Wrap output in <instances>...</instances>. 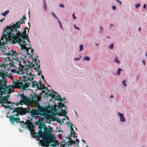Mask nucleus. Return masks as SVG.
Instances as JSON below:
<instances>
[{"label":"nucleus","instance_id":"26","mask_svg":"<svg viewBox=\"0 0 147 147\" xmlns=\"http://www.w3.org/2000/svg\"><path fill=\"white\" fill-rule=\"evenodd\" d=\"M25 39H26L27 40V41L28 42V43L27 44L26 42V44L25 46L27 45V46H31V45H30V41H29V38L28 36V35L27 36H24Z\"/></svg>","mask_w":147,"mask_h":147},{"label":"nucleus","instance_id":"24","mask_svg":"<svg viewBox=\"0 0 147 147\" xmlns=\"http://www.w3.org/2000/svg\"><path fill=\"white\" fill-rule=\"evenodd\" d=\"M61 115L63 116L64 117H65V118H66L67 119H69L68 117L67 116H66V110H63L62 109V111L61 113Z\"/></svg>","mask_w":147,"mask_h":147},{"label":"nucleus","instance_id":"35","mask_svg":"<svg viewBox=\"0 0 147 147\" xmlns=\"http://www.w3.org/2000/svg\"><path fill=\"white\" fill-rule=\"evenodd\" d=\"M83 46L82 45H81L80 46V51H82L83 50Z\"/></svg>","mask_w":147,"mask_h":147},{"label":"nucleus","instance_id":"40","mask_svg":"<svg viewBox=\"0 0 147 147\" xmlns=\"http://www.w3.org/2000/svg\"><path fill=\"white\" fill-rule=\"evenodd\" d=\"M26 47L27 48H28V49L29 50V49H31V53H32V54H33V52H34V50L33 49H32L30 47L29 48H28V47Z\"/></svg>","mask_w":147,"mask_h":147},{"label":"nucleus","instance_id":"53","mask_svg":"<svg viewBox=\"0 0 147 147\" xmlns=\"http://www.w3.org/2000/svg\"><path fill=\"white\" fill-rule=\"evenodd\" d=\"M76 142H77L78 143H79V140L78 139H76Z\"/></svg>","mask_w":147,"mask_h":147},{"label":"nucleus","instance_id":"11","mask_svg":"<svg viewBox=\"0 0 147 147\" xmlns=\"http://www.w3.org/2000/svg\"><path fill=\"white\" fill-rule=\"evenodd\" d=\"M53 93L51 92L49 94V96H51L53 98H54L55 100L60 101L61 102L63 101V99L61 98L60 95L59 94L55 91H53ZM49 92L50 91H49L48 92H47L46 94H48V93H49Z\"/></svg>","mask_w":147,"mask_h":147},{"label":"nucleus","instance_id":"50","mask_svg":"<svg viewBox=\"0 0 147 147\" xmlns=\"http://www.w3.org/2000/svg\"><path fill=\"white\" fill-rule=\"evenodd\" d=\"M44 9L45 11H46L47 10V7L46 6H44Z\"/></svg>","mask_w":147,"mask_h":147},{"label":"nucleus","instance_id":"15","mask_svg":"<svg viewBox=\"0 0 147 147\" xmlns=\"http://www.w3.org/2000/svg\"><path fill=\"white\" fill-rule=\"evenodd\" d=\"M1 96H0V104H3V102L5 101V104L9 105V102L8 100V98H9V96L8 95L3 97L2 96V95Z\"/></svg>","mask_w":147,"mask_h":147},{"label":"nucleus","instance_id":"36","mask_svg":"<svg viewBox=\"0 0 147 147\" xmlns=\"http://www.w3.org/2000/svg\"><path fill=\"white\" fill-rule=\"evenodd\" d=\"M20 96L22 97V98H24L26 97V96L23 94H20Z\"/></svg>","mask_w":147,"mask_h":147},{"label":"nucleus","instance_id":"34","mask_svg":"<svg viewBox=\"0 0 147 147\" xmlns=\"http://www.w3.org/2000/svg\"><path fill=\"white\" fill-rule=\"evenodd\" d=\"M74 146L75 147H79V145L78 146V144L76 143L75 141H74Z\"/></svg>","mask_w":147,"mask_h":147},{"label":"nucleus","instance_id":"57","mask_svg":"<svg viewBox=\"0 0 147 147\" xmlns=\"http://www.w3.org/2000/svg\"><path fill=\"white\" fill-rule=\"evenodd\" d=\"M74 27H75V28L76 29H78V30H79V28H78V27H76V25H74Z\"/></svg>","mask_w":147,"mask_h":147},{"label":"nucleus","instance_id":"20","mask_svg":"<svg viewBox=\"0 0 147 147\" xmlns=\"http://www.w3.org/2000/svg\"><path fill=\"white\" fill-rule=\"evenodd\" d=\"M13 111L16 113V114H15V115L18 116L20 114L21 108L19 107L15 108L13 110Z\"/></svg>","mask_w":147,"mask_h":147},{"label":"nucleus","instance_id":"63","mask_svg":"<svg viewBox=\"0 0 147 147\" xmlns=\"http://www.w3.org/2000/svg\"><path fill=\"white\" fill-rule=\"evenodd\" d=\"M139 77V75H138L137 76V79H138Z\"/></svg>","mask_w":147,"mask_h":147},{"label":"nucleus","instance_id":"7","mask_svg":"<svg viewBox=\"0 0 147 147\" xmlns=\"http://www.w3.org/2000/svg\"><path fill=\"white\" fill-rule=\"evenodd\" d=\"M5 59L4 61L3 62L4 64H3L2 67L3 70H1V71H0V80L3 82H4L3 84L5 86H7L6 83L7 82V80L5 79V77L7 76V73L5 72V70H9L12 67V66H15L13 65L14 64H13L12 62L9 63L8 64H6L5 63L7 61Z\"/></svg>","mask_w":147,"mask_h":147},{"label":"nucleus","instance_id":"45","mask_svg":"<svg viewBox=\"0 0 147 147\" xmlns=\"http://www.w3.org/2000/svg\"><path fill=\"white\" fill-rule=\"evenodd\" d=\"M41 88H42V89H45V84H44V85L42 84V86H41Z\"/></svg>","mask_w":147,"mask_h":147},{"label":"nucleus","instance_id":"44","mask_svg":"<svg viewBox=\"0 0 147 147\" xmlns=\"http://www.w3.org/2000/svg\"><path fill=\"white\" fill-rule=\"evenodd\" d=\"M70 137H69V136L67 138H66L67 139H68L67 141H71V140H72L71 138Z\"/></svg>","mask_w":147,"mask_h":147},{"label":"nucleus","instance_id":"60","mask_svg":"<svg viewBox=\"0 0 147 147\" xmlns=\"http://www.w3.org/2000/svg\"><path fill=\"white\" fill-rule=\"evenodd\" d=\"M142 62L143 63L144 65H145V62L144 60Z\"/></svg>","mask_w":147,"mask_h":147},{"label":"nucleus","instance_id":"43","mask_svg":"<svg viewBox=\"0 0 147 147\" xmlns=\"http://www.w3.org/2000/svg\"><path fill=\"white\" fill-rule=\"evenodd\" d=\"M58 22L59 23V24H60V27L61 28V29H62V26L61 22H60V21H59V20H58Z\"/></svg>","mask_w":147,"mask_h":147},{"label":"nucleus","instance_id":"22","mask_svg":"<svg viewBox=\"0 0 147 147\" xmlns=\"http://www.w3.org/2000/svg\"><path fill=\"white\" fill-rule=\"evenodd\" d=\"M70 128L71 129V131L70 132V134L69 135V137H71L74 136V137H75V131L73 127L70 126Z\"/></svg>","mask_w":147,"mask_h":147},{"label":"nucleus","instance_id":"6","mask_svg":"<svg viewBox=\"0 0 147 147\" xmlns=\"http://www.w3.org/2000/svg\"><path fill=\"white\" fill-rule=\"evenodd\" d=\"M26 62L25 61V63L24 64L22 65V67L21 66H19L18 69L16 68L17 70H14V72L18 75H26L27 76H30L31 78L32 77H33V75H32V74L31 72L32 70L31 68L29 67H33L32 65H31L34 64L32 63V62L31 64H30L29 67L27 66L26 67H25V69H24V66L26 65Z\"/></svg>","mask_w":147,"mask_h":147},{"label":"nucleus","instance_id":"37","mask_svg":"<svg viewBox=\"0 0 147 147\" xmlns=\"http://www.w3.org/2000/svg\"><path fill=\"white\" fill-rule=\"evenodd\" d=\"M65 106V105L64 103L62 104V103H61L60 105V106L61 108H63L64 107V106Z\"/></svg>","mask_w":147,"mask_h":147},{"label":"nucleus","instance_id":"16","mask_svg":"<svg viewBox=\"0 0 147 147\" xmlns=\"http://www.w3.org/2000/svg\"><path fill=\"white\" fill-rule=\"evenodd\" d=\"M30 109L28 107V109H27L26 108H24L22 107H21V111L20 115H23L26 114L30 112Z\"/></svg>","mask_w":147,"mask_h":147},{"label":"nucleus","instance_id":"38","mask_svg":"<svg viewBox=\"0 0 147 147\" xmlns=\"http://www.w3.org/2000/svg\"><path fill=\"white\" fill-rule=\"evenodd\" d=\"M3 64H0V71H1V70H3L2 67Z\"/></svg>","mask_w":147,"mask_h":147},{"label":"nucleus","instance_id":"12","mask_svg":"<svg viewBox=\"0 0 147 147\" xmlns=\"http://www.w3.org/2000/svg\"><path fill=\"white\" fill-rule=\"evenodd\" d=\"M20 77V81L19 80H14L13 81V84H14V82H15L16 81H19V82H21L22 83L21 81H23L24 82H25L28 81H29V82H32V80H33L34 78L33 77H32V78H31V77H30V78H28V77H26L25 76H24V75H21Z\"/></svg>","mask_w":147,"mask_h":147},{"label":"nucleus","instance_id":"4","mask_svg":"<svg viewBox=\"0 0 147 147\" xmlns=\"http://www.w3.org/2000/svg\"><path fill=\"white\" fill-rule=\"evenodd\" d=\"M22 49L21 47V49L20 51V54H18L17 52L12 50L10 55H9L8 57H6L7 59L6 61L8 59V61L9 60L12 61L13 64H16L19 66L22 67V65L24 64L25 63V60L24 58H26V55L25 54H27L28 55V53L25 52L26 50L25 49H23L22 53H21L20 51Z\"/></svg>","mask_w":147,"mask_h":147},{"label":"nucleus","instance_id":"23","mask_svg":"<svg viewBox=\"0 0 147 147\" xmlns=\"http://www.w3.org/2000/svg\"><path fill=\"white\" fill-rule=\"evenodd\" d=\"M25 125H26V128H30V126H33L32 123L30 121L25 122Z\"/></svg>","mask_w":147,"mask_h":147},{"label":"nucleus","instance_id":"8","mask_svg":"<svg viewBox=\"0 0 147 147\" xmlns=\"http://www.w3.org/2000/svg\"><path fill=\"white\" fill-rule=\"evenodd\" d=\"M52 136L51 137L53 139L52 141L51 142H49L48 143V144L45 145L44 143L42 140H40L39 141V143L42 146L45 147H49V146L53 147H56L59 145V142L55 140L54 135H53V136Z\"/></svg>","mask_w":147,"mask_h":147},{"label":"nucleus","instance_id":"52","mask_svg":"<svg viewBox=\"0 0 147 147\" xmlns=\"http://www.w3.org/2000/svg\"><path fill=\"white\" fill-rule=\"evenodd\" d=\"M72 16H73V18L74 19H76V17L75 16V14H72Z\"/></svg>","mask_w":147,"mask_h":147},{"label":"nucleus","instance_id":"61","mask_svg":"<svg viewBox=\"0 0 147 147\" xmlns=\"http://www.w3.org/2000/svg\"><path fill=\"white\" fill-rule=\"evenodd\" d=\"M66 123H68L69 124H70V123L71 124V123L70 122H67Z\"/></svg>","mask_w":147,"mask_h":147},{"label":"nucleus","instance_id":"56","mask_svg":"<svg viewBox=\"0 0 147 147\" xmlns=\"http://www.w3.org/2000/svg\"><path fill=\"white\" fill-rule=\"evenodd\" d=\"M112 8H113V9L114 10L115 9H116V8L115 6H113L112 7Z\"/></svg>","mask_w":147,"mask_h":147},{"label":"nucleus","instance_id":"19","mask_svg":"<svg viewBox=\"0 0 147 147\" xmlns=\"http://www.w3.org/2000/svg\"><path fill=\"white\" fill-rule=\"evenodd\" d=\"M64 142H66V143L65 144V145L63 147H70V146L73 144L74 141L73 140H71V141H67L65 142L64 140H63Z\"/></svg>","mask_w":147,"mask_h":147},{"label":"nucleus","instance_id":"64","mask_svg":"<svg viewBox=\"0 0 147 147\" xmlns=\"http://www.w3.org/2000/svg\"><path fill=\"white\" fill-rule=\"evenodd\" d=\"M138 30L139 31H141V28H139V29H138Z\"/></svg>","mask_w":147,"mask_h":147},{"label":"nucleus","instance_id":"32","mask_svg":"<svg viewBox=\"0 0 147 147\" xmlns=\"http://www.w3.org/2000/svg\"><path fill=\"white\" fill-rule=\"evenodd\" d=\"M126 82V80H123L122 82V83L124 86L125 87L127 86V84L125 82Z\"/></svg>","mask_w":147,"mask_h":147},{"label":"nucleus","instance_id":"31","mask_svg":"<svg viewBox=\"0 0 147 147\" xmlns=\"http://www.w3.org/2000/svg\"><path fill=\"white\" fill-rule=\"evenodd\" d=\"M122 71V69L120 68H119L117 71V74L119 75L120 74V71Z\"/></svg>","mask_w":147,"mask_h":147},{"label":"nucleus","instance_id":"49","mask_svg":"<svg viewBox=\"0 0 147 147\" xmlns=\"http://www.w3.org/2000/svg\"><path fill=\"white\" fill-rule=\"evenodd\" d=\"M2 106L3 107H4L5 108H7V107L4 104H2Z\"/></svg>","mask_w":147,"mask_h":147},{"label":"nucleus","instance_id":"3","mask_svg":"<svg viewBox=\"0 0 147 147\" xmlns=\"http://www.w3.org/2000/svg\"><path fill=\"white\" fill-rule=\"evenodd\" d=\"M7 32L6 30L5 29L4 30L3 34V38H5V40H3L1 42V45L4 44L3 46H1V48H0V50H1L2 52L1 53L3 55H5L8 57L9 55L11 54V52L13 49L9 48L7 46H5V45H8L7 42H8L11 41L12 39H13V42L18 43L19 45H25L24 43L25 42L22 41L21 40H20L18 37V36L16 35V34H14L15 35L13 36V34L11 36H10L9 34ZM24 39V38H22V39Z\"/></svg>","mask_w":147,"mask_h":147},{"label":"nucleus","instance_id":"9","mask_svg":"<svg viewBox=\"0 0 147 147\" xmlns=\"http://www.w3.org/2000/svg\"><path fill=\"white\" fill-rule=\"evenodd\" d=\"M34 64H31L34 69L36 70V71H38V75L39 76H41L42 79L44 80L45 79L43 76L42 75V72L41 71H40L39 70L40 65L39 63H40L39 60L37 58H35L34 59Z\"/></svg>","mask_w":147,"mask_h":147},{"label":"nucleus","instance_id":"30","mask_svg":"<svg viewBox=\"0 0 147 147\" xmlns=\"http://www.w3.org/2000/svg\"><path fill=\"white\" fill-rule=\"evenodd\" d=\"M21 125L22 127H25V122L24 121H22L20 122Z\"/></svg>","mask_w":147,"mask_h":147},{"label":"nucleus","instance_id":"55","mask_svg":"<svg viewBox=\"0 0 147 147\" xmlns=\"http://www.w3.org/2000/svg\"><path fill=\"white\" fill-rule=\"evenodd\" d=\"M143 7L144 8L146 9V5L145 4H144V5H143Z\"/></svg>","mask_w":147,"mask_h":147},{"label":"nucleus","instance_id":"13","mask_svg":"<svg viewBox=\"0 0 147 147\" xmlns=\"http://www.w3.org/2000/svg\"><path fill=\"white\" fill-rule=\"evenodd\" d=\"M38 94H36L35 93H33V94H30L28 97L29 98H31L33 102L36 103H38Z\"/></svg>","mask_w":147,"mask_h":147},{"label":"nucleus","instance_id":"17","mask_svg":"<svg viewBox=\"0 0 147 147\" xmlns=\"http://www.w3.org/2000/svg\"><path fill=\"white\" fill-rule=\"evenodd\" d=\"M9 120L10 121L11 123H13L15 122V121L18 122L20 120L19 118H16L14 117V115H11L10 117Z\"/></svg>","mask_w":147,"mask_h":147},{"label":"nucleus","instance_id":"2","mask_svg":"<svg viewBox=\"0 0 147 147\" xmlns=\"http://www.w3.org/2000/svg\"><path fill=\"white\" fill-rule=\"evenodd\" d=\"M38 125L39 130L37 133L35 132L32 128L30 129L31 131V134L32 135V137L36 138V137H38L40 138H41L44 143L47 145L48 144L49 142L52 141L53 139L51 137L53 134L51 133L52 131V129L51 127L47 128L45 125L42 124L40 122L39 123Z\"/></svg>","mask_w":147,"mask_h":147},{"label":"nucleus","instance_id":"10","mask_svg":"<svg viewBox=\"0 0 147 147\" xmlns=\"http://www.w3.org/2000/svg\"><path fill=\"white\" fill-rule=\"evenodd\" d=\"M4 82H3L0 80V95L2 96L3 94L8 93V87L7 86L4 85L3 84Z\"/></svg>","mask_w":147,"mask_h":147},{"label":"nucleus","instance_id":"18","mask_svg":"<svg viewBox=\"0 0 147 147\" xmlns=\"http://www.w3.org/2000/svg\"><path fill=\"white\" fill-rule=\"evenodd\" d=\"M30 99L26 97L21 99V101L22 103L26 105H28L30 103Z\"/></svg>","mask_w":147,"mask_h":147},{"label":"nucleus","instance_id":"51","mask_svg":"<svg viewBox=\"0 0 147 147\" xmlns=\"http://www.w3.org/2000/svg\"><path fill=\"white\" fill-rule=\"evenodd\" d=\"M81 58V57H80V58H75L74 59V60H77V61H78V60H79Z\"/></svg>","mask_w":147,"mask_h":147},{"label":"nucleus","instance_id":"42","mask_svg":"<svg viewBox=\"0 0 147 147\" xmlns=\"http://www.w3.org/2000/svg\"><path fill=\"white\" fill-rule=\"evenodd\" d=\"M115 61L117 63H119V61L118 60V59L117 58L115 59Z\"/></svg>","mask_w":147,"mask_h":147},{"label":"nucleus","instance_id":"47","mask_svg":"<svg viewBox=\"0 0 147 147\" xmlns=\"http://www.w3.org/2000/svg\"><path fill=\"white\" fill-rule=\"evenodd\" d=\"M59 5L60 7H64V6L62 4H60Z\"/></svg>","mask_w":147,"mask_h":147},{"label":"nucleus","instance_id":"39","mask_svg":"<svg viewBox=\"0 0 147 147\" xmlns=\"http://www.w3.org/2000/svg\"><path fill=\"white\" fill-rule=\"evenodd\" d=\"M109 47L110 49H113L114 47V45L113 44H111V45H110Z\"/></svg>","mask_w":147,"mask_h":147},{"label":"nucleus","instance_id":"59","mask_svg":"<svg viewBox=\"0 0 147 147\" xmlns=\"http://www.w3.org/2000/svg\"><path fill=\"white\" fill-rule=\"evenodd\" d=\"M44 6H46V2H45V3H44Z\"/></svg>","mask_w":147,"mask_h":147},{"label":"nucleus","instance_id":"5","mask_svg":"<svg viewBox=\"0 0 147 147\" xmlns=\"http://www.w3.org/2000/svg\"><path fill=\"white\" fill-rule=\"evenodd\" d=\"M14 85L18 87L19 88H21L22 91L26 90L28 87L31 86L32 88H37L38 89L41 90L42 88H41L42 84L40 82L38 83L36 81H32L30 82L26 83L25 84L23 83L19 82V81H17L14 82Z\"/></svg>","mask_w":147,"mask_h":147},{"label":"nucleus","instance_id":"41","mask_svg":"<svg viewBox=\"0 0 147 147\" xmlns=\"http://www.w3.org/2000/svg\"><path fill=\"white\" fill-rule=\"evenodd\" d=\"M140 6V4L139 3V4H136L135 6V7H136V8H138Z\"/></svg>","mask_w":147,"mask_h":147},{"label":"nucleus","instance_id":"33","mask_svg":"<svg viewBox=\"0 0 147 147\" xmlns=\"http://www.w3.org/2000/svg\"><path fill=\"white\" fill-rule=\"evenodd\" d=\"M83 59L84 60H87V61H89L90 60V58H89V57H88V56H86V57H84V58Z\"/></svg>","mask_w":147,"mask_h":147},{"label":"nucleus","instance_id":"46","mask_svg":"<svg viewBox=\"0 0 147 147\" xmlns=\"http://www.w3.org/2000/svg\"><path fill=\"white\" fill-rule=\"evenodd\" d=\"M116 1L118 2L119 5H121L122 3L121 1H119V0H116Z\"/></svg>","mask_w":147,"mask_h":147},{"label":"nucleus","instance_id":"54","mask_svg":"<svg viewBox=\"0 0 147 147\" xmlns=\"http://www.w3.org/2000/svg\"><path fill=\"white\" fill-rule=\"evenodd\" d=\"M59 138H61V139H62V137L61 136V135H59Z\"/></svg>","mask_w":147,"mask_h":147},{"label":"nucleus","instance_id":"1","mask_svg":"<svg viewBox=\"0 0 147 147\" xmlns=\"http://www.w3.org/2000/svg\"><path fill=\"white\" fill-rule=\"evenodd\" d=\"M26 18L25 16H23L22 18L21 19L20 21H17L16 23V24H14L13 25H11V27L8 26L7 28H6V29H5L6 30L7 32L9 33V34L10 36H11L12 34H13V36L15 35L14 34H15L16 33V35L18 36V37L20 40H21L22 38H24V39H22V41H25L24 43L25 45H20L21 47H22V50L20 51V53H22V51L23 49H26L25 52L28 53V55H30V54L29 52V49L28 48L26 47L25 45L26 44V41L25 40V38L24 36H27L28 34H26V30L25 29L24 31L22 33H21L20 32L19 30H18L17 29L19 28L20 27V25L23 23L24 22V20H26Z\"/></svg>","mask_w":147,"mask_h":147},{"label":"nucleus","instance_id":"21","mask_svg":"<svg viewBox=\"0 0 147 147\" xmlns=\"http://www.w3.org/2000/svg\"><path fill=\"white\" fill-rule=\"evenodd\" d=\"M118 115L120 117V120L121 122H124L125 121V119L124 118L123 115V114L119 112L118 113Z\"/></svg>","mask_w":147,"mask_h":147},{"label":"nucleus","instance_id":"29","mask_svg":"<svg viewBox=\"0 0 147 147\" xmlns=\"http://www.w3.org/2000/svg\"><path fill=\"white\" fill-rule=\"evenodd\" d=\"M51 14L54 16V18L55 19L57 20H59V19H58L57 17L56 16V15H55V13H53L52 12H51Z\"/></svg>","mask_w":147,"mask_h":147},{"label":"nucleus","instance_id":"28","mask_svg":"<svg viewBox=\"0 0 147 147\" xmlns=\"http://www.w3.org/2000/svg\"><path fill=\"white\" fill-rule=\"evenodd\" d=\"M4 40V38H3V35H2V36L1 39V41H0V48H1V46H3L4 44L1 45V42H2L3 40Z\"/></svg>","mask_w":147,"mask_h":147},{"label":"nucleus","instance_id":"58","mask_svg":"<svg viewBox=\"0 0 147 147\" xmlns=\"http://www.w3.org/2000/svg\"><path fill=\"white\" fill-rule=\"evenodd\" d=\"M114 97V96L113 95H111L110 96V98H113Z\"/></svg>","mask_w":147,"mask_h":147},{"label":"nucleus","instance_id":"25","mask_svg":"<svg viewBox=\"0 0 147 147\" xmlns=\"http://www.w3.org/2000/svg\"><path fill=\"white\" fill-rule=\"evenodd\" d=\"M39 112L45 113L46 112V110L45 108L43 107H41L38 110Z\"/></svg>","mask_w":147,"mask_h":147},{"label":"nucleus","instance_id":"27","mask_svg":"<svg viewBox=\"0 0 147 147\" xmlns=\"http://www.w3.org/2000/svg\"><path fill=\"white\" fill-rule=\"evenodd\" d=\"M9 10H6L2 13V15L4 16H5L9 13Z\"/></svg>","mask_w":147,"mask_h":147},{"label":"nucleus","instance_id":"14","mask_svg":"<svg viewBox=\"0 0 147 147\" xmlns=\"http://www.w3.org/2000/svg\"><path fill=\"white\" fill-rule=\"evenodd\" d=\"M31 115V117L32 118H35L36 117V118H38V116H37V115L40 114V112L38 110H36L32 109L31 111H30Z\"/></svg>","mask_w":147,"mask_h":147},{"label":"nucleus","instance_id":"62","mask_svg":"<svg viewBox=\"0 0 147 147\" xmlns=\"http://www.w3.org/2000/svg\"><path fill=\"white\" fill-rule=\"evenodd\" d=\"M64 107V108L65 109H66L67 108V106H66L65 105V106H64V107Z\"/></svg>","mask_w":147,"mask_h":147},{"label":"nucleus","instance_id":"48","mask_svg":"<svg viewBox=\"0 0 147 147\" xmlns=\"http://www.w3.org/2000/svg\"><path fill=\"white\" fill-rule=\"evenodd\" d=\"M65 145V144H63V142H61L60 143V146H63V147Z\"/></svg>","mask_w":147,"mask_h":147}]
</instances>
